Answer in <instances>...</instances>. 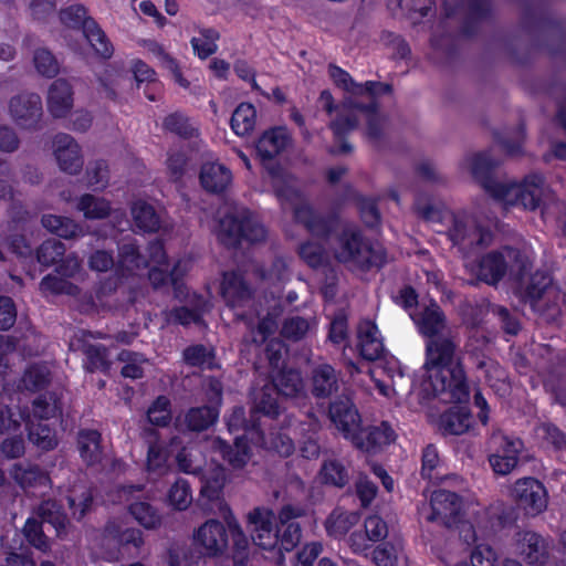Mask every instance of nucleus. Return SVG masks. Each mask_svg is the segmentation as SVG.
Instances as JSON below:
<instances>
[{"instance_id":"f257e3e1","label":"nucleus","mask_w":566,"mask_h":566,"mask_svg":"<svg viewBox=\"0 0 566 566\" xmlns=\"http://www.w3.org/2000/svg\"><path fill=\"white\" fill-rule=\"evenodd\" d=\"M459 348L458 329L426 340L424 368L429 376L420 384L419 397L421 400L439 398L441 401L450 403L468 399L469 390L463 370L458 366L451 368Z\"/></svg>"},{"instance_id":"f03ea898","label":"nucleus","mask_w":566,"mask_h":566,"mask_svg":"<svg viewBox=\"0 0 566 566\" xmlns=\"http://www.w3.org/2000/svg\"><path fill=\"white\" fill-rule=\"evenodd\" d=\"M361 91L356 94V98L345 97L338 107L337 116L331 120L329 128L333 132L335 140L339 144L338 148H331V154H350L353 146L346 142V135L355 130L358 126V118L354 111H376V98L384 94H390L392 87L390 84L368 81L360 84Z\"/></svg>"},{"instance_id":"7ed1b4c3","label":"nucleus","mask_w":566,"mask_h":566,"mask_svg":"<svg viewBox=\"0 0 566 566\" xmlns=\"http://www.w3.org/2000/svg\"><path fill=\"white\" fill-rule=\"evenodd\" d=\"M269 171L272 176V185L276 197L282 203H289L293 208L295 220L302 223L313 235L326 237L333 230L335 220L325 218L314 211L304 199L294 176L280 167H271Z\"/></svg>"},{"instance_id":"20e7f679","label":"nucleus","mask_w":566,"mask_h":566,"mask_svg":"<svg viewBox=\"0 0 566 566\" xmlns=\"http://www.w3.org/2000/svg\"><path fill=\"white\" fill-rule=\"evenodd\" d=\"M334 258L350 271L366 272L386 263L382 248L373 247L355 224H345L332 244Z\"/></svg>"},{"instance_id":"39448f33","label":"nucleus","mask_w":566,"mask_h":566,"mask_svg":"<svg viewBox=\"0 0 566 566\" xmlns=\"http://www.w3.org/2000/svg\"><path fill=\"white\" fill-rule=\"evenodd\" d=\"M530 265V259L524 251L512 247H503L480 258L474 274L478 280L496 286L506 275L512 280L523 279Z\"/></svg>"},{"instance_id":"423d86ee","label":"nucleus","mask_w":566,"mask_h":566,"mask_svg":"<svg viewBox=\"0 0 566 566\" xmlns=\"http://www.w3.org/2000/svg\"><path fill=\"white\" fill-rule=\"evenodd\" d=\"M549 195L551 189L544 176L533 172L517 184L503 181L494 199L504 206H521L525 210L534 211L542 207Z\"/></svg>"},{"instance_id":"0eeeda50","label":"nucleus","mask_w":566,"mask_h":566,"mask_svg":"<svg viewBox=\"0 0 566 566\" xmlns=\"http://www.w3.org/2000/svg\"><path fill=\"white\" fill-rule=\"evenodd\" d=\"M230 536L233 541L231 555L233 565L245 566L248 564V538L243 534L244 542L237 546L228 524L226 526L220 521L210 518L197 530L195 539L202 546L207 556L214 557L222 555L228 549Z\"/></svg>"},{"instance_id":"6e6552de","label":"nucleus","mask_w":566,"mask_h":566,"mask_svg":"<svg viewBox=\"0 0 566 566\" xmlns=\"http://www.w3.org/2000/svg\"><path fill=\"white\" fill-rule=\"evenodd\" d=\"M60 21L70 29L82 30L83 35L94 50L95 54L108 60L114 54V46L98 23L87 15L82 4H73L60 11Z\"/></svg>"},{"instance_id":"1a4fd4ad","label":"nucleus","mask_w":566,"mask_h":566,"mask_svg":"<svg viewBox=\"0 0 566 566\" xmlns=\"http://www.w3.org/2000/svg\"><path fill=\"white\" fill-rule=\"evenodd\" d=\"M224 480V472L222 470H218L209 476L205 475L199 501L205 511L218 513L224 520L235 538V545L240 546V543L244 542L243 531L237 522L230 506L222 497Z\"/></svg>"},{"instance_id":"9d476101","label":"nucleus","mask_w":566,"mask_h":566,"mask_svg":"<svg viewBox=\"0 0 566 566\" xmlns=\"http://www.w3.org/2000/svg\"><path fill=\"white\" fill-rule=\"evenodd\" d=\"M205 405L190 407L184 415L182 424L189 432H203L217 423L223 402L221 382L211 380L205 391Z\"/></svg>"},{"instance_id":"9b49d317","label":"nucleus","mask_w":566,"mask_h":566,"mask_svg":"<svg viewBox=\"0 0 566 566\" xmlns=\"http://www.w3.org/2000/svg\"><path fill=\"white\" fill-rule=\"evenodd\" d=\"M524 444L522 440L510 437L501 430H494L488 440V460L497 475L513 472L520 462Z\"/></svg>"},{"instance_id":"f8f14e48","label":"nucleus","mask_w":566,"mask_h":566,"mask_svg":"<svg viewBox=\"0 0 566 566\" xmlns=\"http://www.w3.org/2000/svg\"><path fill=\"white\" fill-rule=\"evenodd\" d=\"M443 218L451 223L447 231L450 241L464 255L486 247L491 242V233L481 228L473 219L449 212H446Z\"/></svg>"},{"instance_id":"ddd939ff","label":"nucleus","mask_w":566,"mask_h":566,"mask_svg":"<svg viewBox=\"0 0 566 566\" xmlns=\"http://www.w3.org/2000/svg\"><path fill=\"white\" fill-rule=\"evenodd\" d=\"M250 539L255 546L269 551L276 563L281 556L276 551L279 544L277 528L271 511L256 507L250 513Z\"/></svg>"},{"instance_id":"4468645a","label":"nucleus","mask_w":566,"mask_h":566,"mask_svg":"<svg viewBox=\"0 0 566 566\" xmlns=\"http://www.w3.org/2000/svg\"><path fill=\"white\" fill-rule=\"evenodd\" d=\"M512 496L518 507L532 516L544 512L548 504L546 488L534 478L518 479L512 489Z\"/></svg>"},{"instance_id":"2eb2a0df","label":"nucleus","mask_w":566,"mask_h":566,"mask_svg":"<svg viewBox=\"0 0 566 566\" xmlns=\"http://www.w3.org/2000/svg\"><path fill=\"white\" fill-rule=\"evenodd\" d=\"M431 513L427 516L429 522H438L447 528H452L462 518V501L455 493L448 490H437L430 499Z\"/></svg>"},{"instance_id":"dca6fc26","label":"nucleus","mask_w":566,"mask_h":566,"mask_svg":"<svg viewBox=\"0 0 566 566\" xmlns=\"http://www.w3.org/2000/svg\"><path fill=\"white\" fill-rule=\"evenodd\" d=\"M9 112L19 127L35 129L43 114L42 99L36 93L18 94L11 97Z\"/></svg>"},{"instance_id":"f3484780","label":"nucleus","mask_w":566,"mask_h":566,"mask_svg":"<svg viewBox=\"0 0 566 566\" xmlns=\"http://www.w3.org/2000/svg\"><path fill=\"white\" fill-rule=\"evenodd\" d=\"M328 418L343 437L353 442L360 429V415L347 397H339L333 400L328 407Z\"/></svg>"},{"instance_id":"a211bd4d","label":"nucleus","mask_w":566,"mask_h":566,"mask_svg":"<svg viewBox=\"0 0 566 566\" xmlns=\"http://www.w3.org/2000/svg\"><path fill=\"white\" fill-rule=\"evenodd\" d=\"M516 554L531 566H544L549 558V543L533 531H521L514 536Z\"/></svg>"},{"instance_id":"6ab92c4d","label":"nucleus","mask_w":566,"mask_h":566,"mask_svg":"<svg viewBox=\"0 0 566 566\" xmlns=\"http://www.w3.org/2000/svg\"><path fill=\"white\" fill-rule=\"evenodd\" d=\"M464 163L473 178L494 199L503 185V180L493 175L499 161L493 159L489 151H482L467 156Z\"/></svg>"},{"instance_id":"aec40b11","label":"nucleus","mask_w":566,"mask_h":566,"mask_svg":"<svg viewBox=\"0 0 566 566\" xmlns=\"http://www.w3.org/2000/svg\"><path fill=\"white\" fill-rule=\"evenodd\" d=\"M66 248L56 239L43 241L36 249V261L45 268L56 265L55 271L65 277H72L77 269V263L72 258H64Z\"/></svg>"},{"instance_id":"412c9836","label":"nucleus","mask_w":566,"mask_h":566,"mask_svg":"<svg viewBox=\"0 0 566 566\" xmlns=\"http://www.w3.org/2000/svg\"><path fill=\"white\" fill-rule=\"evenodd\" d=\"M397 438L395 430L387 421L368 426L358 430L354 437L353 446L366 453H377L392 443Z\"/></svg>"},{"instance_id":"4be33fe9","label":"nucleus","mask_w":566,"mask_h":566,"mask_svg":"<svg viewBox=\"0 0 566 566\" xmlns=\"http://www.w3.org/2000/svg\"><path fill=\"white\" fill-rule=\"evenodd\" d=\"M342 384L340 371L327 363L318 364L311 369L310 391L316 399H328L336 395Z\"/></svg>"},{"instance_id":"5701e85b","label":"nucleus","mask_w":566,"mask_h":566,"mask_svg":"<svg viewBox=\"0 0 566 566\" xmlns=\"http://www.w3.org/2000/svg\"><path fill=\"white\" fill-rule=\"evenodd\" d=\"M54 155L62 171L77 175L83 168L81 147L75 139L65 133H59L53 138Z\"/></svg>"},{"instance_id":"b1692460","label":"nucleus","mask_w":566,"mask_h":566,"mask_svg":"<svg viewBox=\"0 0 566 566\" xmlns=\"http://www.w3.org/2000/svg\"><path fill=\"white\" fill-rule=\"evenodd\" d=\"M273 390L284 398H304L306 396L305 382L302 373L292 367H283L275 371H269Z\"/></svg>"},{"instance_id":"393cba45","label":"nucleus","mask_w":566,"mask_h":566,"mask_svg":"<svg viewBox=\"0 0 566 566\" xmlns=\"http://www.w3.org/2000/svg\"><path fill=\"white\" fill-rule=\"evenodd\" d=\"M412 318L426 340L457 329L448 324L443 311L437 304L424 307Z\"/></svg>"},{"instance_id":"a878e982","label":"nucleus","mask_w":566,"mask_h":566,"mask_svg":"<svg viewBox=\"0 0 566 566\" xmlns=\"http://www.w3.org/2000/svg\"><path fill=\"white\" fill-rule=\"evenodd\" d=\"M199 181L205 191L223 195L232 184L231 170L219 163H205L200 168Z\"/></svg>"},{"instance_id":"bb28decb","label":"nucleus","mask_w":566,"mask_h":566,"mask_svg":"<svg viewBox=\"0 0 566 566\" xmlns=\"http://www.w3.org/2000/svg\"><path fill=\"white\" fill-rule=\"evenodd\" d=\"M292 144V137L285 127H274L263 133L256 143L258 155L263 160H270L286 150Z\"/></svg>"},{"instance_id":"cd10ccee","label":"nucleus","mask_w":566,"mask_h":566,"mask_svg":"<svg viewBox=\"0 0 566 566\" xmlns=\"http://www.w3.org/2000/svg\"><path fill=\"white\" fill-rule=\"evenodd\" d=\"M73 107V88L64 78L55 80L49 87L48 109L55 118L65 117Z\"/></svg>"},{"instance_id":"c85d7f7f","label":"nucleus","mask_w":566,"mask_h":566,"mask_svg":"<svg viewBox=\"0 0 566 566\" xmlns=\"http://www.w3.org/2000/svg\"><path fill=\"white\" fill-rule=\"evenodd\" d=\"M148 268V260L136 243H124L118 249L115 274L120 279L133 276L136 271Z\"/></svg>"},{"instance_id":"c756f323","label":"nucleus","mask_w":566,"mask_h":566,"mask_svg":"<svg viewBox=\"0 0 566 566\" xmlns=\"http://www.w3.org/2000/svg\"><path fill=\"white\" fill-rule=\"evenodd\" d=\"M358 348L361 357L370 361L380 359L385 353L378 328L370 321H364L358 326Z\"/></svg>"},{"instance_id":"7c9ffc66","label":"nucleus","mask_w":566,"mask_h":566,"mask_svg":"<svg viewBox=\"0 0 566 566\" xmlns=\"http://www.w3.org/2000/svg\"><path fill=\"white\" fill-rule=\"evenodd\" d=\"M219 241L228 248H237L242 240L248 239V216L241 218L226 214L219 222Z\"/></svg>"},{"instance_id":"2f4dec72","label":"nucleus","mask_w":566,"mask_h":566,"mask_svg":"<svg viewBox=\"0 0 566 566\" xmlns=\"http://www.w3.org/2000/svg\"><path fill=\"white\" fill-rule=\"evenodd\" d=\"M221 295L229 307L242 306L248 301V281L240 272H224L221 282Z\"/></svg>"},{"instance_id":"473e14b6","label":"nucleus","mask_w":566,"mask_h":566,"mask_svg":"<svg viewBox=\"0 0 566 566\" xmlns=\"http://www.w3.org/2000/svg\"><path fill=\"white\" fill-rule=\"evenodd\" d=\"M531 266L532 264L530 263L527 270L523 274V279L514 280L518 283L522 292V298L525 303L531 302L551 289H557V286L553 284V280L548 273L544 271L530 273Z\"/></svg>"},{"instance_id":"72a5a7b5","label":"nucleus","mask_w":566,"mask_h":566,"mask_svg":"<svg viewBox=\"0 0 566 566\" xmlns=\"http://www.w3.org/2000/svg\"><path fill=\"white\" fill-rule=\"evenodd\" d=\"M213 449L221 455V458L229 463L233 469H242L248 457V436L240 434L234 438V446H231L220 437L213 441Z\"/></svg>"},{"instance_id":"f704fd0d","label":"nucleus","mask_w":566,"mask_h":566,"mask_svg":"<svg viewBox=\"0 0 566 566\" xmlns=\"http://www.w3.org/2000/svg\"><path fill=\"white\" fill-rule=\"evenodd\" d=\"M10 474L22 489L45 488L51 482L46 471L31 463H15Z\"/></svg>"},{"instance_id":"c9c22d12","label":"nucleus","mask_w":566,"mask_h":566,"mask_svg":"<svg viewBox=\"0 0 566 566\" xmlns=\"http://www.w3.org/2000/svg\"><path fill=\"white\" fill-rule=\"evenodd\" d=\"M81 350L84 355L83 367L85 371L90 374L96 371L104 375L109 374L112 361L109 359V350L105 345L84 343Z\"/></svg>"},{"instance_id":"e433bc0d","label":"nucleus","mask_w":566,"mask_h":566,"mask_svg":"<svg viewBox=\"0 0 566 566\" xmlns=\"http://www.w3.org/2000/svg\"><path fill=\"white\" fill-rule=\"evenodd\" d=\"M104 534L122 548L133 547L135 551H139L145 544L144 534L139 528H122L115 521H108L106 523Z\"/></svg>"},{"instance_id":"4c0bfd02","label":"nucleus","mask_w":566,"mask_h":566,"mask_svg":"<svg viewBox=\"0 0 566 566\" xmlns=\"http://www.w3.org/2000/svg\"><path fill=\"white\" fill-rule=\"evenodd\" d=\"M130 214L135 227L145 233H154L160 229V218L155 208L145 200H136L130 206Z\"/></svg>"},{"instance_id":"58836bf2","label":"nucleus","mask_w":566,"mask_h":566,"mask_svg":"<svg viewBox=\"0 0 566 566\" xmlns=\"http://www.w3.org/2000/svg\"><path fill=\"white\" fill-rule=\"evenodd\" d=\"M439 426L444 434L460 436L471 428L472 416L465 408L453 407L441 415Z\"/></svg>"},{"instance_id":"ea45409f","label":"nucleus","mask_w":566,"mask_h":566,"mask_svg":"<svg viewBox=\"0 0 566 566\" xmlns=\"http://www.w3.org/2000/svg\"><path fill=\"white\" fill-rule=\"evenodd\" d=\"M102 436L97 430L83 429L77 436V446L83 461L93 465L99 462L102 457Z\"/></svg>"},{"instance_id":"a19ab883","label":"nucleus","mask_w":566,"mask_h":566,"mask_svg":"<svg viewBox=\"0 0 566 566\" xmlns=\"http://www.w3.org/2000/svg\"><path fill=\"white\" fill-rule=\"evenodd\" d=\"M41 224L51 233L63 239H75L84 234L81 224L63 216L43 214Z\"/></svg>"},{"instance_id":"79ce46f5","label":"nucleus","mask_w":566,"mask_h":566,"mask_svg":"<svg viewBox=\"0 0 566 566\" xmlns=\"http://www.w3.org/2000/svg\"><path fill=\"white\" fill-rule=\"evenodd\" d=\"M127 511L145 530L155 531L163 524L159 510L147 501H134L129 503Z\"/></svg>"},{"instance_id":"37998d69","label":"nucleus","mask_w":566,"mask_h":566,"mask_svg":"<svg viewBox=\"0 0 566 566\" xmlns=\"http://www.w3.org/2000/svg\"><path fill=\"white\" fill-rule=\"evenodd\" d=\"M360 515L357 512H348L336 507L325 521V528L328 535L340 538L359 522Z\"/></svg>"},{"instance_id":"c03bdc74","label":"nucleus","mask_w":566,"mask_h":566,"mask_svg":"<svg viewBox=\"0 0 566 566\" xmlns=\"http://www.w3.org/2000/svg\"><path fill=\"white\" fill-rule=\"evenodd\" d=\"M32 412L36 420H54L55 424L62 416V403L54 392L41 394L32 402Z\"/></svg>"},{"instance_id":"a18cd8bd","label":"nucleus","mask_w":566,"mask_h":566,"mask_svg":"<svg viewBox=\"0 0 566 566\" xmlns=\"http://www.w3.org/2000/svg\"><path fill=\"white\" fill-rule=\"evenodd\" d=\"M563 295L559 289H551L546 293L528 302L534 312L546 321H553L560 314Z\"/></svg>"},{"instance_id":"49530a36","label":"nucleus","mask_w":566,"mask_h":566,"mask_svg":"<svg viewBox=\"0 0 566 566\" xmlns=\"http://www.w3.org/2000/svg\"><path fill=\"white\" fill-rule=\"evenodd\" d=\"M29 440L43 451L53 450L57 446L54 424L44 423L42 420L31 422L28 426Z\"/></svg>"},{"instance_id":"de8ad7c7","label":"nucleus","mask_w":566,"mask_h":566,"mask_svg":"<svg viewBox=\"0 0 566 566\" xmlns=\"http://www.w3.org/2000/svg\"><path fill=\"white\" fill-rule=\"evenodd\" d=\"M319 478L324 484L338 489L345 488L350 480L348 469L337 459L324 460L319 470Z\"/></svg>"},{"instance_id":"09e8293b","label":"nucleus","mask_w":566,"mask_h":566,"mask_svg":"<svg viewBox=\"0 0 566 566\" xmlns=\"http://www.w3.org/2000/svg\"><path fill=\"white\" fill-rule=\"evenodd\" d=\"M163 127L166 132L178 136L181 139H191L199 135L190 118L181 112L168 114L163 120Z\"/></svg>"},{"instance_id":"8fccbe9b","label":"nucleus","mask_w":566,"mask_h":566,"mask_svg":"<svg viewBox=\"0 0 566 566\" xmlns=\"http://www.w3.org/2000/svg\"><path fill=\"white\" fill-rule=\"evenodd\" d=\"M77 209L90 220L105 219L111 214V202L105 198H97L91 193L81 196Z\"/></svg>"},{"instance_id":"3c124183","label":"nucleus","mask_w":566,"mask_h":566,"mask_svg":"<svg viewBox=\"0 0 566 566\" xmlns=\"http://www.w3.org/2000/svg\"><path fill=\"white\" fill-rule=\"evenodd\" d=\"M199 33L201 38L193 36L190 44L195 54L200 60H206L218 51L217 41L220 39V33L214 28H201Z\"/></svg>"},{"instance_id":"603ef678","label":"nucleus","mask_w":566,"mask_h":566,"mask_svg":"<svg viewBox=\"0 0 566 566\" xmlns=\"http://www.w3.org/2000/svg\"><path fill=\"white\" fill-rule=\"evenodd\" d=\"M117 360L124 364L120 369V375L124 378L136 380L144 377L143 364L146 363L147 359L143 354L129 349H122L117 354Z\"/></svg>"},{"instance_id":"864d4df0","label":"nucleus","mask_w":566,"mask_h":566,"mask_svg":"<svg viewBox=\"0 0 566 566\" xmlns=\"http://www.w3.org/2000/svg\"><path fill=\"white\" fill-rule=\"evenodd\" d=\"M214 357V350L202 344L189 345L182 350V359L190 367L212 369Z\"/></svg>"},{"instance_id":"5fc2aeb1","label":"nucleus","mask_w":566,"mask_h":566,"mask_svg":"<svg viewBox=\"0 0 566 566\" xmlns=\"http://www.w3.org/2000/svg\"><path fill=\"white\" fill-rule=\"evenodd\" d=\"M49 382L50 373L46 368L40 365H31L24 370L19 387L31 392H38L43 390Z\"/></svg>"},{"instance_id":"6e6d98bb","label":"nucleus","mask_w":566,"mask_h":566,"mask_svg":"<svg viewBox=\"0 0 566 566\" xmlns=\"http://www.w3.org/2000/svg\"><path fill=\"white\" fill-rule=\"evenodd\" d=\"M279 535V554L281 551L291 552L293 551L302 539V530L298 522L291 523H279L276 525Z\"/></svg>"},{"instance_id":"4d7b16f0","label":"nucleus","mask_w":566,"mask_h":566,"mask_svg":"<svg viewBox=\"0 0 566 566\" xmlns=\"http://www.w3.org/2000/svg\"><path fill=\"white\" fill-rule=\"evenodd\" d=\"M23 536L25 541L35 549L46 553L50 549L49 538L43 531L42 522L34 517H29L23 526Z\"/></svg>"},{"instance_id":"13d9d810","label":"nucleus","mask_w":566,"mask_h":566,"mask_svg":"<svg viewBox=\"0 0 566 566\" xmlns=\"http://www.w3.org/2000/svg\"><path fill=\"white\" fill-rule=\"evenodd\" d=\"M148 421L156 427H167L171 421V402L164 395L158 396L147 409Z\"/></svg>"},{"instance_id":"bf43d9fd","label":"nucleus","mask_w":566,"mask_h":566,"mask_svg":"<svg viewBox=\"0 0 566 566\" xmlns=\"http://www.w3.org/2000/svg\"><path fill=\"white\" fill-rule=\"evenodd\" d=\"M66 502L72 516L76 521H82L92 509L94 502L93 492L86 489L77 494L75 490H72L66 495Z\"/></svg>"},{"instance_id":"052dcab7","label":"nucleus","mask_w":566,"mask_h":566,"mask_svg":"<svg viewBox=\"0 0 566 566\" xmlns=\"http://www.w3.org/2000/svg\"><path fill=\"white\" fill-rule=\"evenodd\" d=\"M33 64L36 72L46 78H53L60 72L59 61L55 55L45 48H39L34 51Z\"/></svg>"},{"instance_id":"680f3d73","label":"nucleus","mask_w":566,"mask_h":566,"mask_svg":"<svg viewBox=\"0 0 566 566\" xmlns=\"http://www.w3.org/2000/svg\"><path fill=\"white\" fill-rule=\"evenodd\" d=\"M167 500L174 509L178 511L186 510L192 501L189 482L182 478L177 479L168 491Z\"/></svg>"},{"instance_id":"e2e57ef3","label":"nucleus","mask_w":566,"mask_h":566,"mask_svg":"<svg viewBox=\"0 0 566 566\" xmlns=\"http://www.w3.org/2000/svg\"><path fill=\"white\" fill-rule=\"evenodd\" d=\"M312 323L301 316H291L284 319L281 335L291 342L304 339L311 332Z\"/></svg>"},{"instance_id":"0e129e2a","label":"nucleus","mask_w":566,"mask_h":566,"mask_svg":"<svg viewBox=\"0 0 566 566\" xmlns=\"http://www.w3.org/2000/svg\"><path fill=\"white\" fill-rule=\"evenodd\" d=\"M489 311L497 318L504 333L510 335L518 334L522 326L517 315L514 312L499 304H491Z\"/></svg>"},{"instance_id":"69168bd1","label":"nucleus","mask_w":566,"mask_h":566,"mask_svg":"<svg viewBox=\"0 0 566 566\" xmlns=\"http://www.w3.org/2000/svg\"><path fill=\"white\" fill-rule=\"evenodd\" d=\"M85 175L88 187L95 190L104 189L108 184V165L106 160L98 159L88 163Z\"/></svg>"},{"instance_id":"338daca9","label":"nucleus","mask_w":566,"mask_h":566,"mask_svg":"<svg viewBox=\"0 0 566 566\" xmlns=\"http://www.w3.org/2000/svg\"><path fill=\"white\" fill-rule=\"evenodd\" d=\"M161 265H155L148 271V280L155 290L161 289L171 284L175 290L179 289L180 280L177 275V266L171 271H168V266L165 269Z\"/></svg>"},{"instance_id":"774afa93","label":"nucleus","mask_w":566,"mask_h":566,"mask_svg":"<svg viewBox=\"0 0 566 566\" xmlns=\"http://www.w3.org/2000/svg\"><path fill=\"white\" fill-rule=\"evenodd\" d=\"M286 348L284 343L279 338H273L270 342H268L263 354L264 358L268 360L269 364V371H275L280 368L285 367V355H286Z\"/></svg>"}]
</instances>
